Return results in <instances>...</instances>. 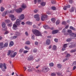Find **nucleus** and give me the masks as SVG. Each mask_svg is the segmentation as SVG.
Wrapping results in <instances>:
<instances>
[{"label":"nucleus","instance_id":"2f4dec72","mask_svg":"<svg viewBox=\"0 0 76 76\" xmlns=\"http://www.w3.org/2000/svg\"><path fill=\"white\" fill-rule=\"evenodd\" d=\"M7 46H8V43L6 42L4 44V47H7Z\"/></svg>","mask_w":76,"mask_h":76},{"label":"nucleus","instance_id":"680f3d73","mask_svg":"<svg viewBox=\"0 0 76 76\" xmlns=\"http://www.w3.org/2000/svg\"><path fill=\"white\" fill-rule=\"evenodd\" d=\"M13 38L14 39H16L17 38V36H14L13 37Z\"/></svg>","mask_w":76,"mask_h":76},{"label":"nucleus","instance_id":"4c0bfd02","mask_svg":"<svg viewBox=\"0 0 76 76\" xmlns=\"http://www.w3.org/2000/svg\"><path fill=\"white\" fill-rule=\"evenodd\" d=\"M57 66L58 68H60L61 67V65L60 64H58Z\"/></svg>","mask_w":76,"mask_h":76},{"label":"nucleus","instance_id":"7c9ffc66","mask_svg":"<svg viewBox=\"0 0 76 76\" xmlns=\"http://www.w3.org/2000/svg\"><path fill=\"white\" fill-rule=\"evenodd\" d=\"M74 10H75V7H72V9L70 10V12H74Z\"/></svg>","mask_w":76,"mask_h":76},{"label":"nucleus","instance_id":"ea45409f","mask_svg":"<svg viewBox=\"0 0 76 76\" xmlns=\"http://www.w3.org/2000/svg\"><path fill=\"white\" fill-rule=\"evenodd\" d=\"M5 22L6 23H9L10 22V20H5Z\"/></svg>","mask_w":76,"mask_h":76},{"label":"nucleus","instance_id":"5fc2aeb1","mask_svg":"<svg viewBox=\"0 0 76 76\" xmlns=\"http://www.w3.org/2000/svg\"><path fill=\"white\" fill-rule=\"evenodd\" d=\"M8 26H10V27H11L12 26V23H10V24H8Z\"/></svg>","mask_w":76,"mask_h":76},{"label":"nucleus","instance_id":"4468645a","mask_svg":"<svg viewBox=\"0 0 76 76\" xmlns=\"http://www.w3.org/2000/svg\"><path fill=\"white\" fill-rule=\"evenodd\" d=\"M48 70V68L44 66L43 67V69L42 70V72H44V71H47Z\"/></svg>","mask_w":76,"mask_h":76},{"label":"nucleus","instance_id":"2eb2a0df","mask_svg":"<svg viewBox=\"0 0 76 76\" xmlns=\"http://www.w3.org/2000/svg\"><path fill=\"white\" fill-rule=\"evenodd\" d=\"M33 60H34V58H33V56H29L28 58V61Z\"/></svg>","mask_w":76,"mask_h":76},{"label":"nucleus","instance_id":"f257e3e1","mask_svg":"<svg viewBox=\"0 0 76 76\" xmlns=\"http://www.w3.org/2000/svg\"><path fill=\"white\" fill-rule=\"evenodd\" d=\"M14 52L13 50H8V52L7 53V56H10V57L11 58H13L15 57L17 55V52H15L13 54V53Z\"/></svg>","mask_w":76,"mask_h":76},{"label":"nucleus","instance_id":"6e6552de","mask_svg":"<svg viewBox=\"0 0 76 76\" xmlns=\"http://www.w3.org/2000/svg\"><path fill=\"white\" fill-rule=\"evenodd\" d=\"M15 11L17 12V13H21V12H22V9L21 8H18L17 9L15 10Z\"/></svg>","mask_w":76,"mask_h":76},{"label":"nucleus","instance_id":"864d4df0","mask_svg":"<svg viewBox=\"0 0 76 76\" xmlns=\"http://www.w3.org/2000/svg\"><path fill=\"white\" fill-rule=\"evenodd\" d=\"M33 52L34 53H37V49H34L33 50Z\"/></svg>","mask_w":76,"mask_h":76},{"label":"nucleus","instance_id":"bb28decb","mask_svg":"<svg viewBox=\"0 0 76 76\" xmlns=\"http://www.w3.org/2000/svg\"><path fill=\"white\" fill-rule=\"evenodd\" d=\"M31 69H28V72H32V70H34V71L35 70V69L34 68H32Z\"/></svg>","mask_w":76,"mask_h":76},{"label":"nucleus","instance_id":"b1692460","mask_svg":"<svg viewBox=\"0 0 76 76\" xmlns=\"http://www.w3.org/2000/svg\"><path fill=\"white\" fill-rule=\"evenodd\" d=\"M13 44H14L13 42L12 41L11 42L9 45L10 47H12V46H13Z\"/></svg>","mask_w":76,"mask_h":76},{"label":"nucleus","instance_id":"69168bd1","mask_svg":"<svg viewBox=\"0 0 76 76\" xmlns=\"http://www.w3.org/2000/svg\"><path fill=\"white\" fill-rule=\"evenodd\" d=\"M69 2L70 3H73V1L72 0H69Z\"/></svg>","mask_w":76,"mask_h":76},{"label":"nucleus","instance_id":"cd10ccee","mask_svg":"<svg viewBox=\"0 0 76 76\" xmlns=\"http://www.w3.org/2000/svg\"><path fill=\"white\" fill-rule=\"evenodd\" d=\"M2 28H4L6 26V24L4 22H3L2 23Z\"/></svg>","mask_w":76,"mask_h":76},{"label":"nucleus","instance_id":"6ab92c4d","mask_svg":"<svg viewBox=\"0 0 76 76\" xmlns=\"http://www.w3.org/2000/svg\"><path fill=\"white\" fill-rule=\"evenodd\" d=\"M52 50H53V51H56V50H57V46L55 45H54L53 46Z\"/></svg>","mask_w":76,"mask_h":76},{"label":"nucleus","instance_id":"0e129e2a","mask_svg":"<svg viewBox=\"0 0 76 76\" xmlns=\"http://www.w3.org/2000/svg\"><path fill=\"white\" fill-rule=\"evenodd\" d=\"M25 34L26 35V36H28V33L27 32H26Z\"/></svg>","mask_w":76,"mask_h":76},{"label":"nucleus","instance_id":"052dcab7","mask_svg":"<svg viewBox=\"0 0 76 76\" xmlns=\"http://www.w3.org/2000/svg\"><path fill=\"white\" fill-rule=\"evenodd\" d=\"M46 13H47V14H48V15H50V14H51V12L49 11L47 12Z\"/></svg>","mask_w":76,"mask_h":76},{"label":"nucleus","instance_id":"39448f33","mask_svg":"<svg viewBox=\"0 0 76 76\" xmlns=\"http://www.w3.org/2000/svg\"><path fill=\"white\" fill-rule=\"evenodd\" d=\"M9 17L11 18V19L13 21L15 20H16V18L15 17V16L13 14H10L9 15Z\"/></svg>","mask_w":76,"mask_h":76},{"label":"nucleus","instance_id":"6e6d98bb","mask_svg":"<svg viewBox=\"0 0 76 76\" xmlns=\"http://www.w3.org/2000/svg\"><path fill=\"white\" fill-rule=\"evenodd\" d=\"M72 64L73 66H76V61L73 62Z\"/></svg>","mask_w":76,"mask_h":76},{"label":"nucleus","instance_id":"dca6fc26","mask_svg":"<svg viewBox=\"0 0 76 76\" xmlns=\"http://www.w3.org/2000/svg\"><path fill=\"white\" fill-rule=\"evenodd\" d=\"M46 44L47 45H50V40L48 39L46 41Z\"/></svg>","mask_w":76,"mask_h":76},{"label":"nucleus","instance_id":"774afa93","mask_svg":"<svg viewBox=\"0 0 76 76\" xmlns=\"http://www.w3.org/2000/svg\"><path fill=\"white\" fill-rule=\"evenodd\" d=\"M21 23V25H24L25 24V23L24 22H22Z\"/></svg>","mask_w":76,"mask_h":76},{"label":"nucleus","instance_id":"0eeeda50","mask_svg":"<svg viewBox=\"0 0 76 76\" xmlns=\"http://www.w3.org/2000/svg\"><path fill=\"white\" fill-rule=\"evenodd\" d=\"M70 43H69L68 44H64L63 45V48L62 49V51H64L65 50V48L67 47V45H70Z\"/></svg>","mask_w":76,"mask_h":76},{"label":"nucleus","instance_id":"e2e57ef3","mask_svg":"<svg viewBox=\"0 0 76 76\" xmlns=\"http://www.w3.org/2000/svg\"><path fill=\"white\" fill-rule=\"evenodd\" d=\"M8 33H9V31H6V32H5L4 34L5 35H6V34H8Z\"/></svg>","mask_w":76,"mask_h":76},{"label":"nucleus","instance_id":"f03ea898","mask_svg":"<svg viewBox=\"0 0 76 76\" xmlns=\"http://www.w3.org/2000/svg\"><path fill=\"white\" fill-rule=\"evenodd\" d=\"M32 32L36 36H37V37L42 36L41 33L37 29H33L32 30Z\"/></svg>","mask_w":76,"mask_h":76},{"label":"nucleus","instance_id":"aec40b11","mask_svg":"<svg viewBox=\"0 0 76 76\" xmlns=\"http://www.w3.org/2000/svg\"><path fill=\"white\" fill-rule=\"evenodd\" d=\"M26 24L27 25H31L32 24V22L29 21H27L26 22Z\"/></svg>","mask_w":76,"mask_h":76},{"label":"nucleus","instance_id":"f8f14e48","mask_svg":"<svg viewBox=\"0 0 76 76\" xmlns=\"http://www.w3.org/2000/svg\"><path fill=\"white\" fill-rule=\"evenodd\" d=\"M71 34L72 36L71 37V38L72 39H75V37H76V34H75L74 33H72Z\"/></svg>","mask_w":76,"mask_h":76},{"label":"nucleus","instance_id":"338daca9","mask_svg":"<svg viewBox=\"0 0 76 76\" xmlns=\"http://www.w3.org/2000/svg\"><path fill=\"white\" fill-rule=\"evenodd\" d=\"M38 3H41V0H38L37 1Z\"/></svg>","mask_w":76,"mask_h":76},{"label":"nucleus","instance_id":"37998d69","mask_svg":"<svg viewBox=\"0 0 76 76\" xmlns=\"http://www.w3.org/2000/svg\"><path fill=\"white\" fill-rule=\"evenodd\" d=\"M59 23H60V20H58L56 21V24L58 25Z\"/></svg>","mask_w":76,"mask_h":76},{"label":"nucleus","instance_id":"473e14b6","mask_svg":"<svg viewBox=\"0 0 76 76\" xmlns=\"http://www.w3.org/2000/svg\"><path fill=\"white\" fill-rule=\"evenodd\" d=\"M24 50H23V48H21L19 50V53H23V51Z\"/></svg>","mask_w":76,"mask_h":76},{"label":"nucleus","instance_id":"a211bd4d","mask_svg":"<svg viewBox=\"0 0 76 76\" xmlns=\"http://www.w3.org/2000/svg\"><path fill=\"white\" fill-rule=\"evenodd\" d=\"M21 7L23 9H25L26 7V5L25 4H23L21 5Z\"/></svg>","mask_w":76,"mask_h":76},{"label":"nucleus","instance_id":"c756f323","mask_svg":"<svg viewBox=\"0 0 76 76\" xmlns=\"http://www.w3.org/2000/svg\"><path fill=\"white\" fill-rule=\"evenodd\" d=\"M26 44V45H30V44H31V42L29 41H27L25 42Z\"/></svg>","mask_w":76,"mask_h":76},{"label":"nucleus","instance_id":"c9c22d12","mask_svg":"<svg viewBox=\"0 0 76 76\" xmlns=\"http://www.w3.org/2000/svg\"><path fill=\"white\" fill-rule=\"evenodd\" d=\"M4 10V8L3 7H1V12H3Z\"/></svg>","mask_w":76,"mask_h":76},{"label":"nucleus","instance_id":"7ed1b4c3","mask_svg":"<svg viewBox=\"0 0 76 76\" xmlns=\"http://www.w3.org/2000/svg\"><path fill=\"white\" fill-rule=\"evenodd\" d=\"M0 68L1 69L3 72H4L5 70L7 69L6 64L4 63L3 64H0Z\"/></svg>","mask_w":76,"mask_h":76},{"label":"nucleus","instance_id":"1a4fd4ad","mask_svg":"<svg viewBox=\"0 0 76 76\" xmlns=\"http://www.w3.org/2000/svg\"><path fill=\"white\" fill-rule=\"evenodd\" d=\"M19 18L20 20H23L25 18V16L23 14H21L20 16L19 17Z\"/></svg>","mask_w":76,"mask_h":76},{"label":"nucleus","instance_id":"8fccbe9b","mask_svg":"<svg viewBox=\"0 0 76 76\" xmlns=\"http://www.w3.org/2000/svg\"><path fill=\"white\" fill-rule=\"evenodd\" d=\"M74 47H75V45H71L69 46V48H73Z\"/></svg>","mask_w":76,"mask_h":76},{"label":"nucleus","instance_id":"e433bc0d","mask_svg":"<svg viewBox=\"0 0 76 76\" xmlns=\"http://www.w3.org/2000/svg\"><path fill=\"white\" fill-rule=\"evenodd\" d=\"M69 29H72L74 31H75V28L72 26H70V27H69Z\"/></svg>","mask_w":76,"mask_h":76},{"label":"nucleus","instance_id":"393cba45","mask_svg":"<svg viewBox=\"0 0 76 76\" xmlns=\"http://www.w3.org/2000/svg\"><path fill=\"white\" fill-rule=\"evenodd\" d=\"M51 20L52 22H53V23H55V22H56V20L54 18H52L51 19Z\"/></svg>","mask_w":76,"mask_h":76},{"label":"nucleus","instance_id":"f704fd0d","mask_svg":"<svg viewBox=\"0 0 76 76\" xmlns=\"http://www.w3.org/2000/svg\"><path fill=\"white\" fill-rule=\"evenodd\" d=\"M41 5L42 6H44L45 5V2H43L41 4Z\"/></svg>","mask_w":76,"mask_h":76},{"label":"nucleus","instance_id":"4d7b16f0","mask_svg":"<svg viewBox=\"0 0 76 76\" xmlns=\"http://www.w3.org/2000/svg\"><path fill=\"white\" fill-rule=\"evenodd\" d=\"M28 52V51L27 50H24L23 51V53L24 54H26V53H27Z\"/></svg>","mask_w":76,"mask_h":76},{"label":"nucleus","instance_id":"a18cd8bd","mask_svg":"<svg viewBox=\"0 0 76 76\" xmlns=\"http://www.w3.org/2000/svg\"><path fill=\"white\" fill-rule=\"evenodd\" d=\"M62 25H66V24H67V23L66 21H64L62 23Z\"/></svg>","mask_w":76,"mask_h":76},{"label":"nucleus","instance_id":"09e8293b","mask_svg":"<svg viewBox=\"0 0 76 76\" xmlns=\"http://www.w3.org/2000/svg\"><path fill=\"white\" fill-rule=\"evenodd\" d=\"M51 75L52 76H55L56 75V74L55 73H52Z\"/></svg>","mask_w":76,"mask_h":76},{"label":"nucleus","instance_id":"9b49d317","mask_svg":"<svg viewBox=\"0 0 76 76\" xmlns=\"http://www.w3.org/2000/svg\"><path fill=\"white\" fill-rule=\"evenodd\" d=\"M20 22H21L20 20L19 19H17L16 21V24L17 25H18L19 26L20 25Z\"/></svg>","mask_w":76,"mask_h":76},{"label":"nucleus","instance_id":"412c9836","mask_svg":"<svg viewBox=\"0 0 76 76\" xmlns=\"http://www.w3.org/2000/svg\"><path fill=\"white\" fill-rule=\"evenodd\" d=\"M7 11L5 12H4L2 13V16H5L6 15V14H7Z\"/></svg>","mask_w":76,"mask_h":76},{"label":"nucleus","instance_id":"13d9d810","mask_svg":"<svg viewBox=\"0 0 76 76\" xmlns=\"http://www.w3.org/2000/svg\"><path fill=\"white\" fill-rule=\"evenodd\" d=\"M35 44L36 45H38V42H35Z\"/></svg>","mask_w":76,"mask_h":76},{"label":"nucleus","instance_id":"20e7f679","mask_svg":"<svg viewBox=\"0 0 76 76\" xmlns=\"http://www.w3.org/2000/svg\"><path fill=\"white\" fill-rule=\"evenodd\" d=\"M47 18V15L45 14H42L41 17V20H42V21H44Z\"/></svg>","mask_w":76,"mask_h":76},{"label":"nucleus","instance_id":"de8ad7c7","mask_svg":"<svg viewBox=\"0 0 76 76\" xmlns=\"http://www.w3.org/2000/svg\"><path fill=\"white\" fill-rule=\"evenodd\" d=\"M76 51V49H75L74 50H72L70 51L71 53H74V52H75Z\"/></svg>","mask_w":76,"mask_h":76},{"label":"nucleus","instance_id":"603ef678","mask_svg":"<svg viewBox=\"0 0 76 76\" xmlns=\"http://www.w3.org/2000/svg\"><path fill=\"white\" fill-rule=\"evenodd\" d=\"M70 54L69 53H68L66 55V57H69L70 56Z\"/></svg>","mask_w":76,"mask_h":76},{"label":"nucleus","instance_id":"ddd939ff","mask_svg":"<svg viewBox=\"0 0 76 76\" xmlns=\"http://www.w3.org/2000/svg\"><path fill=\"white\" fill-rule=\"evenodd\" d=\"M70 5H67V6H64L63 7V9L64 10H67V8H70Z\"/></svg>","mask_w":76,"mask_h":76},{"label":"nucleus","instance_id":"bf43d9fd","mask_svg":"<svg viewBox=\"0 0 76 76\" xmlns=\"http://www.w3.org/2000/svg\"><path fill=\"white\" fill-rule=\"evenodd\" d=\"M54 41L56 42H58V39H54Z\"/></svg>","mask_w":76,"mask_h":76},{"label":"nucleus","instance_id":"49530a36","mask_svg":"<svg viewBox=\"0 0 76 76\" xmlns=\"http://www.w3.org/2000/svg\"><path fill=\"white\" fill-rule=\"evenodd\" d=\"M51 9L53 10H55L56 9V8L55 7H51Z\"/></svg>","mask_w":76,"mask_h":76},{"label":"nucleus","instance_id":"5701e85b","mask_svg":"<svg viewBox=\"0 0 76 76\" xmlns=\"http://www.w3.org/2000/svg\"><path fill=\"white\" fill-rule=\"evenodd\" d=\"M67 32L68 33H69V34H70V37H72V33H73L72 32V31L70 30H68Z\"/></svg>","mask_w":76,"mask_h":76},{"label":"nucleus","instance_id":"423d86ee","mask_svg":"<svg viewBox=\"0 0 76 76\" xmlns=\"http://www.w3.org/2000/svg\"><path fill=\"white\" fill-rule=\"evenodd\" d=\"M34 18L36 19V20L39 21L40 20L39 15L38 14H36L34 16Z\"/></svg>","mask_w":76,"mask_h":76},{"label":"nucleus","instance_id":"c03bdc74","mask_svg":"<svg viewBox=\"0 0 76 76\" xmlns=\"http://www.w3.org/2000/svg\"><path fill=\"white\" fill-rule=\"evenodd\" d=\"M67 42H70L72 41V39L70 38H68L66 40Z\"/></svg>","mask_w":76,"mask_h":76},{"label":"nucleus","instance_id":"f3484780","mask_svg":"<svg viewBox=\"0 0 76 76\" xmlns=\"http://www.w3.org/2000/svg\"><path fill=\"white\" fill-rule=\"evenodd\" d=\"M58 30H55L52 31V34H57V33H58Z\"/></svg>","mask_w":76,"mask_h":76},{"label":"nucleus","instance_id":"9d476101","mask_svg":"<svg viewBox=\"0 0 76 76\" xmlns=\"http://www.w3.org/2000/svg\"><path fill=\"white\" fill-rule=\"evenodd\" d=\"M12 29L13 30H16L17 29H18V26L16 25L15 24H14Z\"/></svg>","mask_w":76,"mask_h":76},{"label":"nucleus","instance_id":"a19ab883","mask_svg":"<svg viewBox=\"0 0 76 76\" xmlns=\"http://www.w3.org/2000/svg\"><path fill=\"white\" fill-rule=\"evenodd\" d=\"M49 66L50 67H53L54 66V64L53 63H51L49 64Z\"/></svg>","mask_w":76,"mask_h":76},{"label":"nucleus","instance_id":"58836bf2","mask_svg":"<svg viewBox=\"0 0 76 76\" xmlns=\"http://www.w3.org/2000/svg\"><path fill=\"white\" fill-rule=\"evenodd\" d=\"M31 39L33 40L35 39V36L33 34H31Z\"/></svg>","mask_w":76,"mask_h":76},{"label":"nucleus","instance_id":"3c124183","mask_svg":"<svg viewBox=\"0 0 76 76\" xmlns=\"http://www.w3.org/2000/svg\"><path fill=\"white\" fill-rule=\"evenodd\" d=\"M38 12V10L37 9H35L34 10V13H37Z\"/></svg>","mask_w":76,"mask_h":76},{"label":"nucleus","instance_id":"72a5a7b5","mask_svg":"<svg viewBox=\"0 0 76 76\" xmlns=\"http://www.w3.org/2000/svg\"><path fill=\"white\" fill-rule=\"evenodd\" d=\"M43 27L45 29H48V25H47L44 26Z\"/></svg>","mask_w":76,"mask_h":76},{"label":"nucleus","instance_id":"c85d7f7f","mask_svg":"<svg viewBox=\"0 0 76 76\" xmlns=\"http://www.w3.org/2000/svg\"><path fill=\"white\" fill-rule=\"evenodd\" d=\"M0 47L1 48H3V42L0 43Z\"/></svg>","mask_w":76,"mask_h":76},{"label":"nucleus","instance_id":"79ce46f5","mask_svg":"<svg viewBox=\"0 0 76 76\" xmlns=\"http://www.w3.org/2000/svg\"><path fill=\"white\" fill-rule=\"evenodd\" d=\"M15 35H16L17 36H18V35H20V33L18 32L17 31L15 33Z\"/></svg>","mask_w":76,"mask_h":76},{"label":"nucleus","instance_id":"4be33fe9","mask_svg":"<svg viewBox=\"0 0 76 76\" xmlns=\"http://www.w3.org/2000/svg\"><path fill=\"white\" fill-rule=\"evenodd\" d=\"M15 10H11L10 12H8L7 11V14L8 13H14V12H15Z\"/></svg>","mask_w":76,"mask_h":76},{"label":"nucleus","instance_id":"a878e982","mask_svg":"<svg viewBox=\"0 0 76 76\" xmlns=\"http://www.w3.org/2000/svg\"><path fill=\"white\" fill-rule=\"evenodd\" d=\"M24 48L26 50H29L30 49V48L27 46H25Z\"/></svg>","mask_w":76,"mask_h":76}]
</instances>
